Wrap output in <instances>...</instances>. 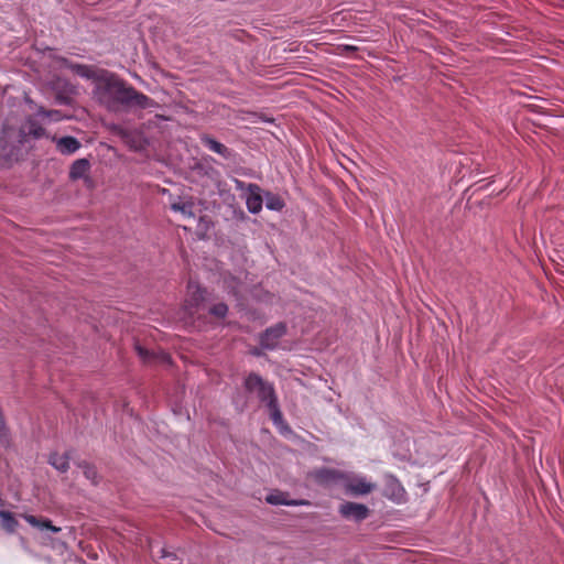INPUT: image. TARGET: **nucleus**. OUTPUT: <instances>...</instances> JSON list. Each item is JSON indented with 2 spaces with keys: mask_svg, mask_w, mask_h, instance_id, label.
<instances>
[{
  "mask_svg": "<svg viewBox=\"0 0 564 564\" xmlns=\"http://www.w3.org/2000/svg\"><path fill=\"white\" fill-rule=\"evenodd\" d=\"M246 389L250 392L257 393V395L268 403L271 411V417L275 423L281 422V413L278 410L275 398L273 394V388L262 380L258 375L251 373L245 381Z\"/></svg>",
  "mask_w": 564,
  "mask_h": 564,
  "instance_id": "f03ea898",
  "label": "nucleus"
},
{
  "mask_svg": "<svg viewBox=\"0 0 564 564\" xmlns=\"http://www.w3.org/2000/svg\"><path fill=\"white\" fill-rule=\"evenodd\" d=\"M265 500L270 505H296L295 502H290L284 498V495L281 492H273L265 497Z\"/></svg>",
  "mask_w": 564,
  "mask_h": 564,
  "instance_id": "a211bd4d",
  "label": "nucleus"
},
{
  "mask_svg": "<svg viewBox=\"0 0 564 564\" xmlns=\"http://www.w3.org/2000/svg\"><path fill=\"white\" fill-rule=\"evenodd\" d=\"M174 212L181 213L184 217H193L192 204L188 202H176L171 205Z\"/></svg>",
  "mask_w": 564,
  "mask_h": 564,
  "instance_id": "2eb2a0df",
  "label": "nucleus"
},
{
  "mask_svg": "<svg viewBox=\"0 0 564 564\" xmlns=\"http://www.w3.org/2000/svg\"><path fill=\"white\" fill-rule=\"evenodd\" d=\"M265 206L271 210H281L284 204L279 196L268 194L265 198Z\"/></svg>",
  "mask_w": 564,
  "mask_h": 564,
  "instance_id": "f3484780",
  "label": "nucleus"
},
{
  "mask_svg": "<svg viewBox=\"0 0 564 564\" xmlns=\"http://www.w3.org/2000/svg\"><path fill=\"white\" fill-rule=\"evenodd\" d=\"M398 491H399V496H401V494H402V491H403V490H402V488H400V487H399V488H398Z\"/></svg>",
  "mask_w": 564,
  "mask_h": 564,
  "instance_id": "b1692460",
  "label": "nucleus"
},
{
  "mask_svg": "<svg viewBox=\"0 0 564 564\" xmlns=\"http://www.w3.org/2000/svg\"><path fill=\"white\" fill-rule=\"evenodd\" d=\"M84 474H85L86 478H88L93 481H95V479L97 478V471L94 467L86 466L84 469Z\"/></svg>",
  "mask_w": 564,
  "mask_h": 564,
  "instance_id": "412c9836",
  "label": "nucleus"
},
{
  "mask_svg": "<svg viewBox=\"0 0 564 564\" xmlns=\"http://www.w3.org/2000/svg\"><path fill=\"white\" fill-rule=\"evenodd\" d=\"M22 131H23V133L33 134L35 138L41 137L42 133H43L42 128L41 127H36L33 123H30L29 128L24 127Z\"/></svg>",
  "mask_w": 564,
  "mask_h": 564,
  "instance_id": "aec40b11",
  "label": "nucleus"
},
{
  "mask_svg": "<svg viewBox=\"0 0 564 564\" xmlns=\"http://www.w3.org/2000/svg\"><path fill=\"white\" fill-rule=\"evenodd\" d=\"M82 75L96 79L95 96L108 108H113L118 104H129V94H133L132 87L126 86L113 74L106 70L86 69Z\"/></svg>",
  "mask_w": 564,
  "mask_h": 564,
  "instance_id": "f257e3e1",
  "label": "nucleus"
},
{
  "mask_svg": "<svg viewBox=\"0 0 564 564\" xmlns=\"http://www.w3.org/2000/svg\"><path fill=\"white\" fill-rule=\"evenodd\" d=\"M204 300V292L196 283H189L187 286V295L184 303L185 311L193 315L200 302Z\"/></svg>",
  "mask_w": 564,
  "mask_h": 564,
  "instance_id": "20e7f679",
  "label": "nucleus"
},
{
  "mask_svg": "<svg viewBox=\"0 0 564 564\" xmlns=\"http://www.w3.org/2000/svg\"><path fill=\"white\" fill-rule=\"evenodd\" d=\"M227 305L224 303L216 304L212 310V314H214L217 317H224L227 314Z\"/></svg>",
  "mask_w": 564,
  "mask_h": 564,
  "instance_id": "6ab92c4d",
  "label": "nucleus"
},
{
  "mask_svg": "<svg viewBox=\"0 0 564 564\" xmlns=\"http://www.w3.org/2000/svg\"><path fill=\"white\" fill-rule=\"evenodd\" d=\"M203 143L213 152H216L218 154H221L224 156L227 155V148L219 143L218 141L212 139V138H208V137H205L203 138Z\"/></svg>",
  "mask_w": 564,
  "mask_h": 564,
  "instance_id": "4468645a",
  "label": "nucleus"
},
{
  "mask_svg": "<svg viewBox=\"0 0 564 564\" xmlns=\"http://www.w3.org/2000/svg\"><path fill=\"white\" fill-rule=\"evenodd\" d=\"M118 134L122 138L123 142L128 144L132 150L141 151L144 149L145 140L140 133L118 129Z\"/></svg>",
  "mask_w": 564,
  "mask_h": 564,
  "instance_id": "6e6552de",
  "label": "nucleus"
},
{
  "mask_svg": "<svg viewBox=\"0 0 564 564\" xmlns=\"http://www.w3.org/2000/svg\"><path fill=\"white\" fill-rule=\"evenodd\" d=\"M285 334V326L283 324H278L269 329L262 335L261 344L265 348H274L278 344V339Z\"/></svg>",
  "mask_w": 564,
  "mask_h": 564,
  "instance_id": "0eeeda50",
  "label": "nucleus"
},
{
  "mask_svg": "<svg viewBox=\"0 0 564 564\" xmlns=\"http://www.w3.org/2000/svg\"><path fill=\"white\" fill-rule=\"evenodd\" d=\"M376 484L362 475H351L346 478V490L355 496H365L376 489Z\"/></svg>",
  "mask_w": 564,
  "mask_h": 564,
  "instance_id": "7ed1b4c3",
  "label": "nucleus"
},
{
  "mask_svg": "<svg viewBox=\"0 0 564 564\" xmlns=\"http://www.w3.org/2000/svg\"><path fill=\"white\" fill-rule=\"evenodd\" d=\"M57 150L63 154H72L79 149V142L73 137H64L56 142Z\"/></svg>",
  "mask_w": 564,
  "mask_h": 564,
  "instance_id": "1a4fd4ad",
  "label": "nucleus"
},
{
  "mask_svg": "<svg viewBox=\"0 0 564 564\" xmlns=\"http://www.w3.org/2000/svg\"><path fill=\"white\" fill-rule=\"evenodd\" d=\"M1 524L3 529L9 532H13L17 527V521L9 512H0Z\"/></svg>",
  "mask_w": 564,
  "mask_h": 564,
  "instance_id": "dca6fc26",
  "label": "nucleus"
},
{
  "mask_svg": "<svg viewBox=\"0 0 564 564\" xmlns=\"http://www.w3.org/2000/svg\"><path fill=\"white\" fill-rule=\"evenodd\" d=\"M246 204L247 208L252 214H258L263 204V199L260 193V187L253 184H249L246 191Z\"/></svg>",
  "mask_w": 564,
  "mask_h": 564,
  "instance_id": "423d86ee",
  "label": "nucleus"
},
{
  "mask_svg": "<svg viewBox=\"0 0 564 564\" xmlns=\"http://www.w3.org/2000/svg\"><path fill=\"white\" fill-rule=\"evenodd\" d=\"M89 171V162L85 159L77 160L73 163L69 176L72 180H79L87 175Z\"/></svg>",
  "mask_w": 564,
  "mask_h": 564,
  "instance_id": "9d476101",
  "label": "nucleus"
},
{
  "mask_svg": "<svg viewBox=\"0 0 564 564\" xmlns=\"http://www.w3.org/2000/svg\"><path fill=\"white\" fill-rule=\"evenodd\" d=\"M50 464L59 471H66L68 468V457L65 454H52Z\"/></svg>",
  "mask_w": 564,
  "mask_h": 564,
  "instance_id": "ddd939ff",
  "label": "nucleus"
},
{
  "mask_svg": "<svg viewBox=\"0 0 564 564\" xmlns=\"http://www.w3.org/2000/svg\"><path fill=\"white\" fill-rule=\"evenodd\" d=\"M24 519L32 527L39 528L40 530L47 529V530H50V531H52L54 533H57V532L61 531V528H57V527L53 525L52 522L48 521V520H39L34 516H30V514L24 516Z\"/></svg>",
  "mask_w": 564,
  "mask_h": 564,
  "instance_id": "9b49d317",
  "label": "nucleus"
},
{
  "mask_svg": "<svg viewBox=\"0 0 564 564\" xmlns=\"http://www.w3.org/2000/svg\"><path fill=\"white\" fill-rule=\"evenodd\" d=\"M51 116H53L54 119H58L59 118L56 111L52 112Z\"/></svg>",
  "mask_w": 564,
  "mask_h": 564,
  "instance_id": "5701e85b",
  "label": "nucleus"
},
{
  "mask_svg": "<svg viewBox=\"0 0 564 564\" xmlns=\"http://www.w3.org/2000/svg\"><path fill=\"white\" fill-rule=\"evenodd\" d=\"M132 93L133 94H131V95L129 94V104L133 102L141 108H148V107H152L154 105L153 100H151L145 95L138 93L133 88H132Z\"/></svg>",
  "mask_w": 564,
  "mask_h": 564,
  "instance_id": "f8f14e48",
  "label": "nucleus"
},
{
  "mask_svg": "<svg viewBox=\"0 0 564 564\" xmlns=\"http://www.w3.org/2000/svg\"><path fill=\"white\" fill-rule=\"evenodd\" d=\"M339 511L345 518L356 521L364 520L369 513L365 505L357 502H344L340 505Z\"/></svg>",
  "mask_w": 564,
  "mask_h": 564,
  "instance_id": "39448f33",
  "label": "nucleus"
},
{
  "mask_svg": "<svg viewBox=\"0 0 564 564\" xmlns=\"http://www.w3.org/2000/svg\"><path fill=\"white\" fill-rule=\"evenodd\" d=\"M137 349L140 356L144 357L147 355V351L143 348L138 347Z\"/></svg>",
  "mask_w": 564,
  "mask_h": 564,
  "instance_id": "4be33fe9",
  "label": "nucleus"
}]
</instances>
